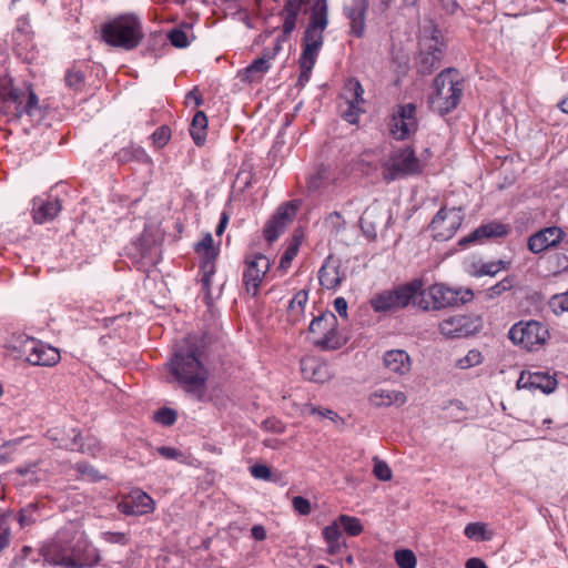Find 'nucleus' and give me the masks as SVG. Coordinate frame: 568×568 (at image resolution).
Instances as JSON below:
<instances>
[{
    "label": "nucleus",
    "mask_w": 568,
    "mask_h": 568,
    "mask_svg": "<svg viewBox=\"0 0 568 568\" xmlns=\"http://www.w3.org/2000/svg\"><path fill=\"white\" fill-rule=\"evenodd\" d=\"M169 366L175 381L185 392L195 395L199 399L203 397L209 371L201 362L196 348L180 347L175 351Z\"/></svg>",
    "instance_id": "obj_1"
},
{
    "label": "nucleus",
    "mask_w": 568,
    "mask_h": 568,
    "mask_svg": "<svg viewBox=\"0 0 568 568\" xmlns=\"http://www.w3.org/2000/svg\"><path fill=\"white\" fill-rule=\"evenodd\" d=\"M328 24L327 0H316L311 9L310 22L303 36V52L300 57L301 73L297 83L308 81L320 49L323 45V32Z\"/></svg>",
    "instance_id": "obj_2"
},
{
    "label": "nucleus",
    "mask_w": 568,
    "mask_h": 568,
    "mask_svg": "<svg viewBox=\"0 0 568 568\" xmlns=\"http://www.w3.org/2000/svg\"><path fill=\"white\" fill-rule=\"evenodd\" d=\"M464 92V80L454 68H447L436 75L433 93L429 95L430 108L440 115L448 114L457 108Z\"/></svg>",
    "instance_id": "obj_3"
},
{
    "label": "nucleus",
    "mask_w": 568,
    "mask_h": 568,
    "mask_svg": "<svg viewBox=\"0 0 568 568\" xmlns=\"http://www.w3.org/2000/svg\"><path fill=\"white\" fill-rule=\"evenodd\" d=\"M424 282L422 278H414L410 282L399 284L389 290L375 293L369 305L375 313H390L403 310L409 304L417 306L418 294L422 293Z\"/></svg>",
    "instance_id": "obj_4"
},
{
    "label": "nucleus",
    "mask_w": 568,
    "mask_h": 568,
    "mask_svg": "<svg viewBox=\"0 0 568 568\" xmlns=\"http://www.w3.org/2000/svg\"><path fill=\"white\" fill-rule=\"evenodd\" d=\"M102 37L112 47L134 49L143 39L141 22L133 14L120 16L103 26Z\"/></svg>",
    "instance_id": "obj_5"
},
{
    "label": "nucleus",
    "mask_w": 568,
    "mask_h": 568,
    "mask_svg": "<svg viewBox=\"0 0 568 568\" xmlns=\"http://www.w3.org/2000/svg\"><path fill=\"white\" fill-rule=\"evenodd\" d=\"M0 102L2 104L0 111L11 112L18 119L23 115L32 118L39 112V99L33 90L14 88L10 80L0 84Z\"/></svg>",
    "instance_id": "obj_6"
},
{
    "label": "nucleus",
    "mask_w": 568,
    "mask_h": 568,
    "mask_svg": "<svg viewBox=\"0 0 568 568\" xmlns=\"http://www.w3.org/2000/svg\"><path fill=\"white\" fill-rule=\"evenodd\" d=\"M471 296L473 294L469 291L462 295L459 291L452 290L444 284H434L427 290L422 287V293L418 294L417 298V307L423 311L442 310L459 303L464 304Z\"/></svg>",
    "instance_id": "obj_7"
},
{
    "label": "nucleus",
    "mask_w": 568,
    "mask_h": 568,
    "mask_svg": "<svg viewBox=\"0 0 568 568\" xmlns=\"http://www.w3.org/2000/svg\"><path fill=\"white\" fill-rule=\"evenodd\" d=\"M424 165L416 158L410 148H400L394 150L389 158L383 163V178L387 182L394 181L400 176L419 174Z\"/></svg>",
    "instance_id": "obj_8"
},
{
    "label": "nucleus",
    "mask_w": 568,
    "mask_h": 568,
    "mask_svg": "<svg viewBox=\"0 0 568 568\" xmlns=\"http://www.w3.org/2000/svg\"><path fill=\"white\" fill-rule=\"evenodd\" d=\"M514 344L521 345L531 351L536 346L542 345L549 336L548 329L537 321L519 322L515 324L508 333Z\"/></svg>",
    "instance_id": "obj_9"
},
{
    "label": "nucleus",
    "mask_w": 568,
    "mask_h": 568,
    "mask_svg": "<svg viewBox=\"0 0 568 568\" xmlns=\"http://www.w3.org/2000/svg\"><path fill=\"white\" fill-rule=\"evenodd\" d=\"M70 541V568H90L100 560V550L91 542L85 532H80Z\"/></svg>",
    "instance_id": "obj_10"
},
{
    "label": "nucleus",
    "mask_w": 568,
    "mask_h": 568,
    "mask_svg": "<svg viewBox=\"0 0 568 568\" xmlns=\"http://www.w3.org/2000/svg\"><path fill=\"white\" fill-rule=\"evenodd\" d=\"M417 128L416 105L414 103L397 105L388 122L390 135L396 140H406L417 131Z\"/></svg>",
    "instance_id": "obj_11"
},
{
    "label": "nucleus",
    "mask_w": 568,
    "mask_h": 568,
    "mask_svg": "<svg viewBox=\"0 0 568 568\" xmlns=\"http://www.w3.org/2000/svg\"><path fill=\"white\" fill-rule=\"evenodd\" d=\"M464 215L460 209L442 207L429 223V231L437 241H447L454 236L459 229Z\"/></svg>",
    "instance_id": "obj_12"
},
{
    "label": "nucleus",
    "mask_w": 568,
    "mask_h": 568,
    "mask_svg": "<svg viewBox=\"0 0 568 568\" xmlns=\"http://www.w3.org/2000/svg\"><path fill=\"white\" fill-rule=\"evenodd\" d=\"M244 264L243 286L247 294L256 296L260 285L270 268V261L263 254H253L245 257Z\"/></svg>",
    "instance_id": "obj_13"
},
{
    "label": "nucleus",
    "mask_w": 568,
    "mask_h": 568,
    "mask_svg": "<svg viewBox=\"0 0 568 568\" xmlns=\"http://www.w3.org/2000/svg\"><path fill=\"white\" fill-rule=\"evenodd\" d=\"M444 54V43L433 34L430 38L420 40L419 72L429 74L440 65Z\"/></svg>",
    "instance_id": "obj_14"
},
{
    "label": "nucleus",
    "mask_w": 568,
    "mask_h": 568,
    "mask_svg": "<svg viewBox=\"0 0 568 568\" xmlns=\"http://www.w3.org/2000/svg\"><path fill=\"white\" fill-rule=\"evenodd\" d=\"M39 555L43 558V565L70 568V541L54 538L44 542L39 548Z\"/></svg>",
    "instance_id": "obj_15"
},
{
    "label": "nucleus",
    "mask_w": 568,
    "mask_h": 568,
    "mask_svg": "<svg viewBox=\"0 0 568 568\" xmlns=\"http://www.w3.org/2000/svg\"><path fill=\"white\" fill-rule=\"evenodd\" d=\"M565 233L558 226L545 227L528 239V248L534 254H540L548 248L556 247L564 239Z\"/></svg>",
    "instance_id": "obj_16"
},
{
    "label": "nucleus",
    "mask_w": 568,
    "mask_h": 568,
    "mask_svg": "<svg viewBox=\"0 0 568 568\" xmlns=\"http://www.w3.org/2000/svg\"><path fill=\"white\" fill-rule=\"evenodd\" d=\"M557 379L545 372H521L517 388H526L529 390H540L544 394L552 393L557 387Z\"/></svg>",
    "instance_id": "obj_17"
},
{
    "label": "nucleus",
    "mask_w": 568,
    "mask_h": 568,
    "mask_svg": "<svg viewBox=\"0 0 568 568\" xmlns=\"http://www.w3.org/2000/svg\"><path fill=\"white\" fill-rule=\"evenodd\" d=\"M346 278L341 258L328 255L318 271L320 284L326 290H334Z\"/></svg>",
    "instance_id": "obj_18"
},
{
    "label": "nucleus",
    "mask_w": 568,
    "mask_h": 568,
    "mask_svg": "<svg viewBox=\"0 0 568 568\" xmlns=\"http://www.w3.org/2000/svg\"><path fill=\"white\" fill-rule=\"evenodd\" d=\"M368 9V0H352L344 7V14L349 21V34L363 38L365 34V18Z\"/></svg>",
    "instance_id": "obj_19"
},
{
    "label": "nucleus",
    "mask_w": 568,
    "mask_h": 568,
    "mask_svg": "<svg viewBox=\"0 0 568 568\" xmlns=\"http://www.w3.org/2000/svg\"><path fill=\"white\" fill-rule=\"evenodd\" d=\"M280 49V44L276 43L272 51L265 52L261 58L255 59L245 69L239 71L237 77L240 80L246 83L260 81L264 73L270 69V63L275 58Z\"/></svg>",
    "instance_id": "obj_20"
},
{
    "label": "nucleus",
    "mask_w": 568,
    "mask_h": 568,
    "mask_svg": "<svg viewBox=\"0 0 568 568\" xmlns=\"http://www.w3.org/2000/svg\"><path fill=\"white\" fill-rule=\"evenodd\" d=\"M478 326L469 317L456 315L444 320L439 324V331L449 338L468 336L477 331Z\"/></svg>",
    "instance_id": "obj_21"
},
{
    "label": "nucleus",
    "mask_w": 568,
    "mask_h": 568,
    "mask_svg": "<svg viewBox=\"0 0 568 568\" xmlns=\"http://www.w3.org/2000/svg\"><path fill=\"white\" fill-rule=\"evenodd\" d=\"M508 233L507 226L500 222L493 221L481 224L474 230L468 236L459 241V245L466 246L470 243H481L484 240L503 237Z\"/></svg>",
    "instance_id": "obj_22"
},
{
    "label": "nucleus",
    "mask_w": 568,
    "mask_h": 568,
    "mask_svg": "<svg viewBox=\"0 0 568 568\" xmlns=\"http://www.w3.org/2000/svg\"><path fill=\"white\" fill-rule=\"evenodd\" d=\"M383 364L389 373L398 376L407 374L412 367L410 357L404 349H390L385 352Z\"/></svg>",
    "instance_id": "obj_23"
},
{
    "label": "nucleus",
    "mask_w": 568,
    "mask_h": 568,
    "mask_svg": "<svg viewBox=\"0 0 568 568\" xmlns=\"http://www.w3.org/2000/svg\"><path fill=\"white\" fill-rule=\"evenodd\" d=\"M406 400L405 393L386 388L375 389L368 396V403L374 407L402 406Z\"/></svg>",
    "instance_id": "obj_24"
},
{
    "label": "nucleus",
    "mask_w": 568,
    "mask_h": 568,
    "mask_svg": "<svg viewBox=\"0 0 568 568\" xmlns=\"http://www.w3.org/2000/svg\"><path fill=\"white\" fill-rule=\"evenodd\" d=\"M301 372L305 379L315 383H324L329 378L327 365L314 357H306L301 361Z\"/></svg>",
    "instance_id": "obj_25"
},
{
    "label": "nucleus",
    "mask_w": 568,
    "mask_h": 568,
    "mask_svg": "<svg viewBox=\"0 0 568 568\" xmlns=\"http://www.w3.org/2000/svg\"><path fill=\"white\" fill-rule=\"evenodd\" d=\"M41 341L27 335H19L14 337L8 345V349L17 354V357L28 362V358L36 354V351Z\"/></svg>",
    "instance_id": "obj_26"
},
{
    "label": "nucleus",
    "mask_w": 568,
    "mask_h": 568,
    "mask_svg": "<svg viewBox=\"0 0 568 568\" xmlns=\"http://www.w3.org/2000/svg\"><path fill=\"white\" fill-rule=\"evenodd\" d=\"M60 358V352L57 348L41 342L36 354L28 358V363L33 366H54Z\"/></svg>",
    "instance_id": "obj_27"
},
{
    "label": "nucleus",
    "mask_w": 568,
    "mask_h": 568,
    "mask_svg": "<svg viewBox=\"0 0 568 568\" xmlns=\"http://www.w3.org/2000/svg\"><path fill=\"white\" fill-rule=\"evenodd\" d=\"M284 232V205H280L276 212L266 222L263 234L268 244L277 241Z\"/></svg>",
    "instance_id": "obj_28"
},
{
    "label": "nucleus",
    "mask_w": 568,
    "mask_h": 568,
    "mask_svg": "<svg viewBox=\"0 0 568 568\" xmlns=\"http://www.w3.org/2000/svg\"><path fill=\"white\" fill-rule=\"evenodd\" d=\"M47 437L52 443L57 444L59 448L73 450L78 445L79 432H77L74 428H71L67 434L64 429L52 428L47 432Z\"/></svg>",
    "instance_id": "obj_29"
},
{
    "label": "nucleus",
    "mask_w": 568,
    "mask_h": 568,
    "mask_svg": "<svg viewBox=\"0 0 568 568\" xmlns=\"http://www.w3.org/2000/svg\"><path fill=\"white\" fill-rule=\"evenodd\" d=\"M61 211V204L58 200H51L41 203L34 201L33 203V220L36 223L42 224L47 221L53 220Z\"/></svg>",
    "instance_id": "obj_30"
},
{
    "label": "nucleus",
    "mask_w": 568,
    "mask_h": 568,
    "mask_svg": "<svg viewBox=\"0 0 568 568\" xmlns=\"http://www.w3.org/2000/svg\"><path fill=\"white\" fill-rule=\"evenodd\" d=\"M308 301V292L306 290H300L294 297L291 300L288 307V321L292 324L298 323L304 317V306Z\"/></svg>",
    "instance_id": "obj_31"
},
{
    "label": "nucleus",
    "mask_w": 568,
    "mask_h": 568,
    "mask_svg": "<svg viewBox=\"0 0 568 568\" xmlns=\"http://www.w3.org/2000/svg\"><path fill=\"white\" fill-rule=\"evenodd\" d=\"M323 537L327 544V551L331 555L337 554L341 550L344 542L341 541L342 532L338 519L323 529Z\"/></svg>",
    "instance_id": "obj_32"
},
{
    "label": "nucleus",
    "mask_w": 568,
    "mask_h": 568,
    "mask_svg": "<svg viewBox=\"0 0 568 568\" xmlns=\"http://www.w3.org/2000/svg\"><path fill=\"white\" fill-rule=\"evenodd\" d=\"M337 324L335 314L333 312H325L313 318L310 323L308 329L311 334L322 337L327 329H332V327Z\"/></svg>",
    "instance_id": "obj_33"
},
{
    "label": "nucleus",
    "mask_w": 568,
    "mask_h": 568,
    "mask_svg": "<svg viewBox=\"0 0 568 568\" xmlns=\"http://www.w3.org/2000/svg\"><path fill=\"white\" fill-rule=\"evenodd\" d=\"M345 343L344 337L339 334L337 325H334L332 329H327L322 337L314 339V344L322 349H337Z\"/></svg>",
    "instance_id": "obj_34"
},
{
    "label": "nucleus",
    "mask_w": 568,
    "mask_h": 568,
    "mask_svg": "<svg viewBox=\"0 0 568 568\" xmlns=\"http://www.w3.org/2000/svg\"><path fill=\"white\" fill-rule=\"evenodd\" d=\"M207 128V118L204 112L197 111L192 120L190 134L196 145H202L205 142Z\"/></svg>",
    "instance_id": "obj_35"
},
{
    "label": "nucleus",
    "mask_w": 568,
    "mask_h": 568,
    "mask_svg": "<svg viewBox=\"0 0 568 568\" xmlns=\"http://www.w3.org/2000/svg\"><path fill=\"white\" fill-rule=\"evenodd\" d=\"M364 89L359 81L355 79H351L344 87L343 99L347 101H352L353 103H358L361 105L364 104L365 100L363 98Z\"/></svg>",
    "instance_id": "obj_36"
},
{
    "label": "nucleus",
    "mask_w": 568,
    "mask_h": 568,
    "mask_svg": "<svg viewBox=\"0 0 568 568\" xmlns=\"http://www.w3.org/2000/svg\"><path fill=\"white\" fill-rule=\"evenodd\" d=\"M308 2L310 0H286V34L295 28L301 8Z\"/></svg>",
    "instance_id": "obj_37"
},
{
    "label": "nucleus",
    "mask_w": 568,
    "mask_h": 568,
    "mask_svg": "<svg viewBox=\"0 0 568 568\" xmlns=\"http://www.w3.org/2000/svg\"><path fill=\"white\" fill-rule=\"evenodd\" d=\"M40 518V511L37 504H29L19 511L18 523L21 528L28 527L37 523Z\"/></svg>",
    "instance_id": "obj_38"
},
{
    "label": "nucleus",
    "mask_w": 568,
    "mask_h": 568,
    "mask_svg": "<svg viewBox=\"0 0 568 568\" xmlns=\"http://www.w3.org/2000/svg\"><path fill=\"white\" fill-rule=\"evenodd\" d=\"M339 526L349 536H358L362 534L364 527L357 517L348 515H339L337 517Z\"/></svg>",
    "instance_id": "obj_39"
},
{
    "label": "nucleus",
    "mask_w": 568,
    "mask_h": 568,
    "mask_svg": "<svg viewBox=\"0 0 568 568\" xmlns=\"http://www.w3.org/2000/svg\"><path fill=\"white\" fill-rule=\"evenodd\" d=\"M339 108L342 118L351 124L357 123L359 114L364 112L363 105L347 100Z\"/></svg>",
    "instance_id": "obj_40"
},
{
    "label": "nucleus",
    "mask_w": 568,
    "mask_h": 568,
    "mask_svg": "<svg viewBox=\"0 0 568 568\" xmlns=\"http://www.w3.org/2000/svg\"><path fill=\"white\" fill-rule=\"evenodd\" d=\"M305 233L302 227L294 230L290 245L286 247V264L290 263L298 253L300 246L304 242Z\"/></svg>",
    "instance_id": "obj_41"
},
{
    "label": "nucleus",
    "mask_w": 568,
    "mask_h": 568,
    "mask_svg": "<svg viewBox=\"0 0 568 568\" xmlns=\"http://www.w3.org/2000/svg\"><path fill=\"white\" fill-rule=\"evenodd\" d=\"M196 253L200 256L201 271H206V273H215V261L217 258L219 251L210 250Z\"/></svg>",
    "instance_id": "obj_42"
},
{
    "label": "nucleus",
    "mask_w": 568,
    "mask_h": 568,
    "mask_svg": "<svg viewBox=\"0 0 568 568\" xmlns=\"http://www.w3.org/2000/svg\"><path fill=\"white\" fill-rule=\"evenodd\" d=\"M505 268H507V263L504 262L503 260L483 263L480 265V267L475 271L474 275L475 276H484V275L494 276L498 272H500L501 270H505Z\"/></svg>",
    "instance_id": "obj_43"
},
{
    "label": "nucleus",
    "mask_w": 568,
    "mask_h": 568,
    "mask_svg": "<svg viewBox=\"0 0 568 568\" xmlns=\"http://www.w3.org/2000/svg\"><path fill=\"white\" fill-rule=\"evenodd\" d=\"M483 355L477 349H470L464 357L456 362V366L460 369H467L481 364Z\"/></svg>",
    "instance_id": "obj_44"
},
{
    "label": "nucleus",
    "mask_w": 568,
    "mask_h": 568,
    "mask_svg": "<svg viewBox=\"0 0 568 568\" xmlns=\"http://www.w3.org/2000/svg\"><path fill=\"white\" fill-rule=\"evenodd\" d=\"M395 560L396 564L400 568H415L416 567V556L409 549H400L395 551Z\"/></svg>",
    "instance_id": "obj_45"
},
{
    "label": "nucleus",
    "mask_w": 568,
    "mask_h": 568,
    "mask_svg": "<svg viewBox=\"0 0 568 568\" xmlns=\"http://www.w3.org/2000/svg\"><path fill=\"white\" fill-rule=\"evenodd\" d=\"M549 306L557 315L568 312V290L564 293L551 296L549 300Z\"/></svg>",
    "instance_id": "obj_46"
},
{
    "label": "nucleus",
    "mask_w": 568,
    "mask_h": 568,
    "mask_svg": "<svg viewBox=\"0 0 568 568\" xmlns=\"http://www.w3.org/2000/svg\"><path fill=\"white\" fill-rule=\"evenodd\" d=\"M131 158H134L141 162H151L150 156L142 148L123 149L119 153V160L122 162L129 161Z\"/></svg>",
    "instance_id": "obj_47"
},
{
    "label": "nucleus",
    "mask_w": 568,
    "mask_h": 568,
    "mask_svg": "<svg viewBox=\"0 0 568 568\" xmlns=\"http://www.w3.org/2000/svg\"><path fill=\"white\" fill-rule=\"evenodd\" d=\"M64 80L68 88L74 91L81 90L84 85V75L80 70H68Z\"/></svg>",
    "instance_id": "obj_48"
},
{
    "label": "nucleus",
    "mask_w": 568,
    "mask_h": 568,
    "mask_svg": "<svg viewBox=\"0 0 568 568\" xmlns=\"http://www.w3.org/2000/svg\"><path fill=\"white\" fill-rule=\"evenodd\" d=\"M170 138L171 130L166 125L158 128L152 134L153 144L156 148H163L164 145H166L168 142L170 141Z\"/></svg>",
    "instance_id": "obj_49"
},
{
    "label": "nucleus",
    "mask_w": 568,
    "mask_h": 568,
    "mask_svg": "<svg viewBox=\"0 0 568 568\" xmlns=\"http://www.w3.org/2000/svg\"><path fill=\"white\" fill-rule=\"evenodd\" d=\"M131 500L134 503L136 507L145 508V514L152 511L154 508V503L152 498L143 491H138L134 495H132Z\"/></svg>",
    "instance_id": "obj_50"
},
{
    "label": "nucleus",
    "mask_w": 568,
    "mask_h": 568,
    "mask_svg": "<svg viewBox=\"0 0 568 568\" xmlns=\"http://www.w3.org/2000/svg\"><path fill=\"white\" fill-rule=\"evenodd\" d=\"M514 285V280L513 277H505L504 280H501L500 282H498L497 284H495L494 286H491L487 294L490 298H494L496 296H499L500 294H503L504 292H507L509 291Z\"/></svg>",
    "instance_id": "obj_51"
},
{
    "label": "nucleus",
    "mask_w": 568,
    "mask_h": 568,
    "mask_svg": "<svg viewBox=\"0 0 568 568\" xmlns=\"http://www.w3.org/2000/svg\"><path fill=\"white\" fill-rule=\"evenodd\" d=\"M373 473L375 477L378 478L379 480L386 481L392 478V469L389 468V466L385 462L379 460L377 458L374 459Z\"/></svg>",
    "instance_id": "obj_52"
},
{
    "label": "nucleus",
    "mask_w": 568,
    "mask_h": 568,
    "mask_svg": "<svg viewBox=\"0 0 568 568\" xmlns=\"http://www.w3.org/2000/svg\"><path fill=\"white\" fill-rule=\"evenodd\" d=\"M155 420L164 426H171L175 423L176 413L171 408H161L155 413Z\"/></svg>",
    "instance_id": "obj_53"
},
{
    "label": "nucleus",
    "mask_w": 568,
    "mask_h": 568,
    "mask_svg": "<svg viewBox=\"0 0 568 568\" xmlns=\"http://www.w3.org/2000/svg\"><path fill=\"white\" fill-rule=\"evenodd\" d=\"M101 537L104 541L110 544H119L125 546L129 542V538L124 532L104 531L101 534Z\"/></svg>",
    "instance_id": "obj_54"
},
{
    "label": "nucleus",
    "mask_w": 568,
    "mask_h": 568,
    "mask_svg": "<svg viewBox=\"0 0 568 568\" xmlns=\"http://www.w3.org/2000/svg\"><path fill=\"white\" fill-rule=\"evenodd\" d=\"M169 39L176 48H185L189 44L186 33L180 29H173L169 33Z\"/></svg>",
    "instance_id": "obj_55"
},
{
    "label": "nucleus",
    "mask_w": 568,
    "mask_h": 568,
    "mask_svg": "<svg viewBox=\"0 0 568 568\" xmlns=\"http://www.w3.org/2000/svg\"><path fill=\"white\" fill-rule=\"evenodd\" d=\"M118 508L121 513L129 516H136L145 514V508H139L134 505V503L130 500H123L118 505Z\"/></svg>",
    "instance_id": "obj_56"
},
{
    "label": "nucleus",
    "mask_w": 568,
    "mask_h": 568,
    "mask_svg": "<svg viewBox=\"0 0 568 568\" xmlns=\"http://www.w3.org/2000/svg\"><path fill=\"white\" fill-rule=\"evenodd\" d=\"M292 505H293L294 510L300 515L305 516L311 513V503L308 499H306L304 497H301V496L294 497L292 500Z\"/></svg>",
    "instance_id": "obj_57"
},
{
    "label": "nucleus",
    "mask_w": 568,
    "mask_h": 568,
    "mask_svg": "<svg viewBox=\"0 0 568 568\" xmlns=\"http://www.w3.org/2000/svg\"><path fill=\"white\" fill-rule=\"evenodd\" d=\"M11 542V529L6 521L0 518V552L9 547Z\"/></svg>",
    "instance_id": "obj_58"
},
{
    "label": "nucleus",
    "mask_w": 568,
    "mask_h": 568,
    "mask_svg": "<svg viewBox=\"0 0 568 568\" xmlns=\"http://www.w3.org/2000/svg\"><path fill=\"white\" fill-rule=\"evenodd\" d=\"M464 532L470 539H473V538L484 539L485 526L480 523H470L465 527Z\"/></svg>",
    "instance_id": "obj_59"
},
{
    "label": "nucleus",
    "mask_w": 568,
    "mask_h": 568,
    "mask_svg": "<svg viewBox=\"0 0 568 568\" xmlns=\"http://www.w3.org/2000/svg\"><path fill=\"white\" fill-rule=\"evenodd\" d=\"M77 470L79 473H81L82 475L89 476L93 480H99L102 478V476L99 474V471L93 466H91L87 463H78Z\"/></svg>",
    "instance_id": "obj_60"
},
{
    "label": "nucleus",
    "mask_w": 568,
    "mask_h": 568,
    "mask_svg": "<svg viewBox=\"0 0 568 568\" xmlns=\"http://www.w3.org/2000/svg\"><path fill=\"white\" fill-rule=\"evenodd\" d=\"M251 474L257 479H268L271 477V470L264 465H254L251 467Z\"/></svg>",
    "instance_id": "obj_61"
},
{
    "label": "nucleus",
    "mask_w": 568,
    "mask_h": 568,
    "mask_svg": "<svg viewBox=\"0 0 568 568\" xmlns=\"http://www.w3.org/2000/svg\"><path fill=\"white\" fill-rule=\"evenodd\" d=\"M158 453L166 459H178L183 456V454L176 448L168 446L159 447Z\"/></svg>",
    "instance_id": "obj_62"
},
{
    "label": "nucleus",
    "mask_w": 568,
    "mask_h": 568,
    "mask_svg": "<svg viewBox=\"0 0 568 568\" xmlns=\"http://www.w3.org/2000/svg\"><path fill=\"white\" fill-rule=\"evenodd\" d=\"M216 250L213 245V237L210 233L205 234L204 237L195 244V252H203Z\"/></svg>",
    "instance_id": "obj_63"
},
{
    "label": "nucleus",
    "mask_w": 568,
    "mask_h": 568,
    "mask_svg": "<svg viewBox=\"0 0 568 568\" xmlns=\"http://www.w3.org/2000/svg\"><path fill=\"white\" fill-rule=\"evenodd\" d=\"M80 437L78 438V440ZM99 448V444L94 439H88V443H78L75 446V449H78L81 453H89L94 455L95 450Z\"/></svg>",
    "instance_id": "obj_64"
}]
</instances>
